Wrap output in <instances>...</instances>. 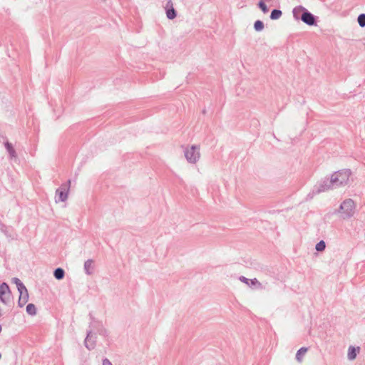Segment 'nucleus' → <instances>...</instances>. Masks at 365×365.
<instances>
[{"label":"nucleus","instance_id":"nucleus-1","mask_svg":"<svg viewBox=\"0 0 365 365\" xmlns=\"http://www.w3.org/2000/svg\"><path fill=\"white\" fill-rule=\"evenodd\" d=\"M352 173L350 169H342L331 175V184L334 188L347 185L350 182Z\"/></svg>","mask_w":365,"mask_h":365},{"label":"nucleus","instance_id":"nucleus-2","mask_svg":"<svg viewBox=\"0 0 365 365\" xmlns=\"http://www.w3.org/2000/svg\"><path fill=\"white\" fill-rule=\"evenodd\" d=\"M356 211V204L351 198L344 200L339 205L338 213L343 220L353 217Z\"/></svg>","mask_w":365,"mask_h":365},{"label":"nucleus","instance_id":"nucleus-3","mask_svg":"<svg viewBox=\"0 0 365 365\" xmlns=\"http://www.w3.org/2000/svg\"><path fill=\"white\" fill-rule=\"evenodd\" d=\"M184 156L190 164H196L201 158L199 145H187L183 148Z\"/></svg>","mask_w":365,"mask_h":365},{"label":"nucleus","instance_id":"nucleus-4","mask_svg":"<svg viewBox=\"0 0 365 365\" xmlns=\"http://www.w3.org/2000/svg\"><path fill=\"white\" fill-rule=\"evenodd\" d=\"M71 183V180H68L66 182L61 184V185L56 190V203L66 202L68 200Z\"/></svg>","mask_w":365,"mask_h":365},{"label":"nucleus","instance_id":"nucleus-5","mask_svg":"<svg viewBox=\"0 0 365 365\" xmlns=\"http://www.w3.org/2000/svg\"><path fill=\"white\" fill-rule=\"evenodd\" d=\"M11 299V292L9 285L3 282L0 284V302L4 304H9Z\"/></svg>","mask_w":365,"mask_h":365},{"label":"nucleus","instance_id":"nucleus-6","mask_svg":"<svg viewBox=\"0 0 365 365\" xmlns=\"http://www.w3.org/2000/svg\"><path fill=\"white\" fill-rule=\"evenodd\" d=\"M335 189L334 185L331 184V178L329 180H324L320 182L317 185L315 186L313 190V194H319L320 192H326L330 190Z\"/></svg>","mask_w":365,"mask_h":365},{"label":"nucleus","instance_id":"nucleus-7","mask_svg":"<svg viewBox=\"0 0 365 365\" xmlns=\"http://www.w3.org/2000/svg\"><path fill=\"white\" fill-rule=\"evenodd\" d=\"M85 346L88 350H92L96 347V336L93 334L92 331L87 332L86 337L84 341Z\"/></svg>","mask_w":365,"mask_h":365},{"label":"nucleus","instance_id":"nucleus-8","mask_svg":"<svg viewBox=\"0 0 365 365\" xmlns=\"http://www.w3.org/2000/svg\"><path fill=\"white\" fill-rule=\"evenodd\" d=\"M301 19L304 23L309 26H312L316 24L314 16L306 9L304 10L302 14L301 15Z\"/></svg>","mask_w":365,"mask_h":365},{"label":"nucleus","instance_id":"nucleus-9","mask_svg":"<svg viewBox=\"0 0 365 365\" xmlns=\"http://www.w3.org/2000/svg\"><path fill=\"white\" fill-rule=\"evenodd\" d=\"M239 279L250 287L262 288V284L256 278L250 279L244 276H241L239 277Z\"/></svg>","mask_w":365,"mask_h":365},{"label":"nucleus","instance_id":"nucleus-10","mask_svg":"<svg viewBox=\"0 0 365 365\" xmlns=\"http://www.w3.org/2000/svg\"><path fill=\"white\" fill-rule=\"evenodd\" d=\"M84 272L87 275H91L94 272L95 264L93 259H87L83 265Z\"/></svg>","mask_w":365,"mask_h":365},{"label":"nucleus","instance_id":"nucleus-11","mask_svg":"<svg viewBox=\"0 0 365 365\" xmlns=\"http://www.w3.org/2000/svg\"><path fill=\"white\" fill-rule=\"evenodd\" d=\"M19 292V298L18 301V305L20 307H23L29 300V293L27 289L20 291Z\"/></svg>","mask_w":365,"mask_h":365},{"label":"nucleus","instance_id":"nucleus-12","mask_svg":"<svg viewBox=\"0 0 365 365\" xmlns=\"http://www.w3.org/2000/svg\"><path fill=\"white\" fill-rule=\"evenodd\" d=\"M360 348L359 346L354 347L353 346H350L348 349L347 357L349 360L353 361L356 359L357 354L359 353Z\"/></svg>","mask_w":365,"mask_h":365},{"label":"nucleus","instance_id":"nucleus-13","mask_svg":"<svg viewBox=\"0 0 365 365\" xmlns=\"http://www.w3.org/2000/svg\"><path fill=\"white\" fill-rule=\"evenodd\" d=\"M170 6V9H168L166 11V16L169 19H173L176 17V11L173 7V2L171 0H169L167 3L166 7L168 8Z\"/></svg>","mask_w":365,"mask_h":365},{"label":"nucleus","instance_id":"nucleus-14","mask_svg":"<svg viewBox=\"0 0 365 365\" xmlns=\"http://www.w3.org/2000/svg\"><path fill=\"white\" fill-rule=\"evenodd\" d=\"M307 351H308V348H307V347H302L297 351V352L296 354V360L299 363L302 362L303 358L305 356V354H307Z\"/></svg>","mask_w":365,"mask_h":365},{"label":"nucleus","instance_id":"nucleus-15","mask_svg":"<svg viewBox=\"0 0 365 365\" xmlns=\"http://www.w3.org/2000/svg\"><path fill=\"white\" fill-rule=\"evenodd\" d=\"M5 148L6 149L7 152L9 153L11 158H14L16 157V151H15L14 148H13V145L10 143L6 142L5 143Z\"/></svg>","mask_w":365,"mask_h":365},{"label":"nucleus","instance_id":"nucleus-16","mask_svg":"<svg viewBox=\"0 0 365 365\" xmlns=\"http://www.w3.org/2000/svg\"><path fill=\"white\" fill-rule=\"evenodd\" d=\"M53 275L56 279H62L64 277L65 272L62 268H57L54 270Z\"/></svg>","mask_w":365,"mask_h":365},{"label":"nucleus","instance_id":"nucleus-17","mask_svg":"<svg viewBox=\"0 0 365 365\" xmlns=\"http://www.w3.org/2000/svg\"><path fill=\"white\" fill-rule=\"evenodd\" d=\"M12 281L16 285L19 292L26 289V287L19 278L14 277L12 279Z\"/></svg>","mask_w":365,"mask_h":365},{"label":"nucleus","instance_id":"nucleus-18","mask_svg":"<svg viewBox=\"0 0 365 365\" xmlns=\"http://www.w3.org/2000/svg\"><path fill=\"white\" fill-rule=\"evenodd\" d=\"M304 10H305V9L302 6L295 7L292 11L294 17L296 19H299V18L301 19L300 14L301 12H303Z\"/></svg>","mask_w":365,"mask_h":365},{"label":"nucleus","instance_id":"nucleus-19","mask_svg":"<svg viewBox=\"0 0 365 365\" xmlns=\"http://www.w3.org/2000/svg\"><path fill=\"white\" fill-rule=\"evenodd\" d=\"M26 312L28 314L31 315V316H34L36 314V306L34 304H29L27 306H26Z\"/></svg>","mask_w":365,"mask_h":365},{"label":"nucleus","instance_id":"nucleus-20","mask_svg":"<svg viewBox=\"0 0 365 365\" xmlns=\"http://www.w3.org/2000/svg\"><path fill=\"white\" fill-rule=\"evenodd\" d=\"M282 14V11L278 10V9H274L271 12L270 19L272 20L279 19L281 17Z\"/></svg>","mask_w":365,"mask_h":365},{"label":"nucleus","instance_id":"nucleus-21","mask_svg":"<svg viewBox=\"0 0 365 365\" xmlns=\"http://www.w3.org/2000/svg\"><path fill=\"white\" fill-rule=\"evenodd\" d=\"M254 28L257 31H261L264 29V24L262 21L257 20L254 24Z\"/></svg>","mask_w":365,"mask_h":365},{"label":"nucleus","instance_id":"nucleus-22","mask_svg":"<svg viewBox=\"0 0 365 365\" xmlns=\"http://www.w3.org/2000/svg\"><path fill=\"white\" fill-rule=\"evenodd\" d=\"M326 248V244L324 240L319 241L315 246V249L318 252H322Z\"/></svg>","mask_w":365,"mask_h":365},{"label":"nucleus","instance_id":"nucleus-23","mask_svg":"<svg viewBox=\"0 0 365 365\" xmlns=\"http://www.w3.org/2000/svg\"><path fill=\"white\" fill-rule=\"evenodd\" d=\"M358 23L361 27L365 26V14H361L358 16Z\"/></svg>","mask_w":365,"mask_h":365},{"label":"nucleus","instance_id":"nucleus-24","mask_svg":"<svg viewBox=\"0 0 365 365\" xmlns=\"http://www.w3.org/2000/svg\"><path fill=\"white\" fill-rule=\"evenodd\" d=\"M98 334L103 336H108L109 334V331L103 326L98 330Z\"/></svg>","mask_w":365,"mask_h":365},{"label":"nucleus","instance_id":"nucleus-25","mask_svg":"<svg viewBox=\"0 0 365 365\" xmlns=\"http://www.w3.org/2000/svg\"><path fill=\"white\" fill-rule=\"evenodd\" d=\"M258 5L264 14H266L268 11V8L266 6V4L263 2V1L260 0Z\"/></svg>","mask_w":365,"mask_h":365},{"label":"nucleus","instance_id":"nucleus-26","mask_svg":"<svg viewBox=\"0 0 365 365\" xmlns=\"http://www.w3.org/2000/svg\"><path fill=\"white\" fill-rule=\"evenodd\" d=\"M102 365H113L112 363L110 361L109 359H104L103 360V363H102Z\"/></svg>","mask_w":365,"mask_h":365}]
</instances>
